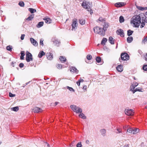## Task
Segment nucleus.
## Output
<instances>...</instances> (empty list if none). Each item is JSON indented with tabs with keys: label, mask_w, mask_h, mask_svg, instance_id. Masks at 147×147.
Masks as SVG:
<instances>
[{
	"label": "nucleus",
	"mask_w": 147,
	"mask_h": 147,
	"mask_svg": "<svg viewBox=\"0 0 147 147\" xmlns=\"http://www.w3.org/2000/svg\"><path fill=\"white\" fill-rule=\"evenodd\" d=\"M145 23H147V12L135 15L131 20V23L133 24V26L136 28H138L140 24H141L140 28H143L145 25Z\"/></svg>",
	"instance_id": "1"
},
{
	"label": "nucleus",
	"mask_w": 147,
	"mask_h": 147,
	"mask_svg": "<svg viewBox=\"0 0 147 147\" xmlns=\"http://www.w3.org/2000/svg\"><path fill=\"white\" fill-rule=\"evenodd\" d=\"M94 30L95 33L98 34L102 36H103L105 34V31L103 30L102 28L96 26L94 28Z\"/></svg>",
	"instance_id": "2"
},
{
	"label": "nucleus",
	"mask_w": 147,
	"mask_h": 147,
	"mask_svg": "<svg viewBox=\"0 0 147 147\" xmlns=\"http://www.w3.org/2000/svg\"><path fill=\"white\" fill-rule=\"evenodd\" d=\"M70 107L74 112L77 113H79L82 112V109L76 105H71Z\"/></svg>",
	"instance_id": "3"
},
{
	"label": "nucleus",
	"mask_w": 147,
	"mask_h": 147,
	"mask_svg": "<svg viewBox=\"0 0 147 147\" xmlns=\"http://www.w3.org/2000/svg\"><path fill=\"white\" fill-rule=\"evenodd\" d=\"M121 59L119 58V60L121 62V60L123 61H127L129 59V56L126 53H122L121 55Z\"/></svg>",
	"instance_id": "4"
},
{
	"label": "nucleus",
	"mask_w": 147,
	"mask_h": 147,
	"mask_svg": "<svg viewBox=\"0 0 147 147\" xmlns=\"http://www.w3.org/2000/svg\"><path fill=\"white\" fill-rule=\"evenodd\" d=\"M78 24L77 20L76 19H74L72 20V23L71 24L72 30H73L76 29Z\"/></svg>",
	"instance_id": "5"
},
{
	"label": "nucleus",
	"mask_w": 147,
	"mask_h": 147,
	"mask_svg": "<svg viewBox=\"0 0 147 147\" xmlns=\"http://www.w3.org/2000/svg\"><path fill=\"white\" fill-rule=\"evenodd\" d=\"M26 60L27 62H29L32 60V55L31 53L28 52L26 53Z\"/></svg>",
	"instance_id": "6"
},
{
	"label": "nucleus",
	"mask_w": 147,
	"mask_h": 147,
	"mask_svg": "<svg viewBox=\"0 0 147 147\" xmlns=\"http://www.w3.org/2000/svg\"><path fill=\"white\" fill-rule=\"evenodd\" d=\"M125 113L127 115L132 116L134 115V112L132 109H125Z\"/></svg>",
	"instance_id": "7"
},
{
	"label": "nucleus",
	"mask_w": 147,
	"mask_h": 147,
	"mask_svg": "<svg viewBox=\"0 0 147 147\" xmlns=\"http://www.w3.org/2000/svg\"><path fill=\"white\" fill-rule=\"evenodd\" d=\"M116 32L117 34L120 35L121 37H124V36L123 31L121 29H120L117 30Z\"/></svg>",
	"instance_id": "8"
},
{
	"label": "nucleus",
	"mask_w": 147,
	"mask_h": 147,
	"mask_svg": "<svg viewBox=\"0 0 147 147\" xmlns=\"http://www.w3.org/2000/svg\"><path fill=\"white\" fill-rule=\"evenodd\" d=\"M52 41L55 45L59 47L60 44V41L57 39L54 38L52 40Z\"/></svg>",
	"instance_id": "9"
},
{
	"label": "nucleus",
	"mask_w": 147,
	"mask_h": 147,
	"mask_svg": "<svg viewBox=\"0 0 147 147\" xmlns=\"http://www.w3.org/2000/svg\"><path fill=\"white\" fill-rule=\"evenodd\" d=\"M89 3H87L86 1L84 0L83 1L82 4V6L85 8L86 9H89L90 8V7L88 5Z\"/></svg>",
	"instance_id": "10"
},
{
	"label": "nucleus",
	"mask_w": 147,
	"mask_h": 147,
	"mask_svg": "<svg viewBox=\"0 0 147 147\" xmlns=\"http://www.w3.org/2000/svg\"><path fill=\"white\" fill-rule=\"evenodd\" d=\"M42 109L38 107H35L32 109V112L34 113H38L41 112L42 111Z\"/></svg>",
	"instance_id": "11"
},
{
	"label": "nucleus",
	"mask_w": 147,
	"mask_h": 147,
	"mask_svg": "<svg viewBox=\"0 0 147 147\" xmlns=\"http://www.w3.org/2000/svg\"><path fill=\"white\" fill-rule=\"evenodd\" d=\"M30 40L31 43L34 46L36 47L37 46L38 43L36 41L32 38H31L30 39Z\"/></svg>",
	"instance_id": "12"
},
{
	"label": "nucleus",
	"mask_w": 147,
	"mask_h": 147,
	"mask_svg": "<svg viewBox=\"0 0 147 147\" xmlns=\"http://www.w3.org/2000/svg\"><path fill=\"white\" fill-rule=\"evenodd\" d=\"M70 71L73 73L77 74L78 73V70L75 67H71L70 68Z\"/></svg>",
	"instance_id": "13"
},
{
	"label": "nucleus",
	"mask_w": 147,
	"mask_h": 147,
	"mask_svg": "<svg viewBox=\"0 0 147 147\" xmlns=\"http://www.w3.org/2000/svg\"><path fill=\"white\" fill-rule=\"evenodd\" d=\"M138 85V84L137 82H135L134 83V84L130 86V91L133 92L134 90V89Z\"/></svg>",
	"instance_id": "14"
},
{
	"label": "nucleus",
	"mask_w": 147,
	"mask_h": 147,
	"mask_svg": "<svg viewBox=\"0 0 147 147\" xmlns=\"http://www.w3.org/2000/svg\"><path fill=\"white\" fill-rule=\"evenodd\" d=\"M123 66L122 65H118L117 67V71L119 72H121L123 70Z\"/></svg>",
	"instance_id": "15"
},
{
	"label": "nucleus",
	"mask_w": 147,
	"mask_h": 147,
	"mask_svg": "<svg viewBox=\"0 0 147 147\" xmlns=\"http://www.w3.org/2000/svg\"><path fill=\"white\" fill-rule=\"evenodd\" d=\"M46 23L47 24H50L51 22V20L48 17H45L43 19Z\"/></svg>",
	"instance_id": "16"
},
{
	"label": "nucleus",
	"mask_w": 147,
	"mask_h": 147,
	"mask_svg": "<svg viewBox=\"0 0 147 147\" xmlns=\"http://www.w3.org/2000/svg\"><path fill=\"white\" fill-rule=\"evenodd\" d=\"M101 135L103 137H104L106 135V131L105 129H102L100 130V131Z\"/></svg>",
	"instance_id": "17"
},
{
	"label": "nucleus",
	"mask_w": 147,
	"mask_h": 147,
	"mask_svg": "<svg viewBox=\"0 0 147 147\" xmlns=\"http://www.w3.org/2000/svg\"><path fill=\"white\" fill-rule=\"evenodd\" d=\"M47 58L49 60H51L53 58V54L50 53H48L46 54Z\"/></svg>",
	"instance_id": "18"
},
{
	"label": "nucleus",
	"mask_w": 147,
	"mask_h": 147,
	"mask_svg": "<svg viewBox=\"0 0 147 147\" xmlns=\"http://www.w3.org/2000/svg\"><path fill=\"white\" fill-rule=\"evenodd\" d=\"M125 5V3L123 2H119L115 3V5L117 7H121Z\"/></svg>",
	"instance_id": "19"
},
{
	"label": "nucleus",
	"mask_w": 147,
	"mask_h": 147,
	"mask_svg": "<svg viewBox=\"0 0 147 147\" xmlns=\"http://www.w3.org/2000/svg\"><path fill=\"white\" fill-rule=\"evenodd\" d=\"M109 42L111 44H114V39L111 37L110 36L109 38Z\"/></svg>",
	"instance_id": "20"
},
{
	"label": "nucleus",
	"mask_w": 147,
	"mask_h": 147,
	"mask_svg": "<svg viewBox=\"0 0 147 147\" xmlns=\"http://www.w3.org/2000/svg\"><path fill=\"white\" fill-rule=\"evenodd\" d=\"M34 14H31L26 18V20L29 21H31L34 18Z\"/></svg>",
	"instance_id": "21"
},
{
	"label": "nucleus",
	"mask_w": 147,
	"mask_h": 147,
	"mask_svg": "<svg viewBox=\"0 0 147 147\" xmlns=\"http://www.w3.org/2000/svg\"><path fill=\"white\" fill-rule=\"evenodd\" d=\"M127 41L128 43H130L132 42L133 40V38L132 36H129L127 38Z\"/></svg>",
	"instance_id": "22"
},
{
	"label": "nucleus",
	"mask_w": 147,
	"mask_h": 147,
	"mask_svg": "<svg viewBox=\"0 0 147 147\" xmlns=\"http://www.w3.org/2000/svg\"><path fill=\"white\" fill-rule=\"evenodd\" d=\"M45 55V53H44L43 51H41L39 52L38 55V57L39 58H41L42 56Z\"/></svg>",
	"instance_id": "23"
},
{
	"label": "nucleus",
	"mask_w": 147,
	"mask_h": 147,
	"mask_svg": "<svg viewBox=\"0 0 147 147\" xmlns=\"http://www.w3.org/2000/svg\"><path fill=\"white\" fill-rule=\"evenodd\" d=\"M139 130L138 128L133 129L132 134H136L138 132Z\"/></svg>",
	"instance_id": "24"
},
{
	"label": "nucleus",
	"mask_w": 147,
	"mask_h": 147,
	"mask_svg": "<svg viewBox=\"0 0 147 147\" xmlns=\"http://www.w3.org/2000/svg\"><path fill=\"white\" fill-rule=\"evenodd\" d=\"M109 26V24L108 23H105L103 25V30H104L105 31L107 30V29L108 28Z\"/></svg>",
	"instance_id": "25"
},
{
	"label": "nucleus",
	"mask_w": 147,
	"mask_h": 147,
	"mask_svg": "<svg viewBox=\"0 0 147 147\" xmlns=\"http://www.w3.org/2000/svg\"><path fill=\"white\" fill-rule=\"evenodd\" d=\"M80 113V114L79 115L80 117L83 119H85L86 118V116L83 113H82V112L81 113Z\"/></svg>",
	"instance_id": "26"
},
{
	"label": "nucleus",
	"mask_w": 147,
	"mask_h": 147,
	"mask_svg": "<svg viewBox=\"0 0 147 147\" xmlns=\"http://www.w3.org/2000/svg\"><path fill=\"white\" fill-rule=\"evenodd\" d=\"M44 24L43 22H39L36 25V27L37 28H39L43 26Z\"/></svg>",
	"instance_id": "27"
},
{
	"label": "nucleus",
	"mask_w": 147,
	"mask_h": 147,
	"mask_svg": "<svg viewBox=\"0 0 147 147\" xmlns=\"http://www.w3.org/2000/svg\"><path fill=\"white\" fill-rule=\"evenodd\" d=\"M79 22L80 24L82 25L84 24L85 23V20L84 19H80Z\"/></svg>",
	"instance_id": "28"
},
{
	"label": "nucleus",
	"mask_w": 147,
	"mask_h": 147,
	"mask_svg": "<svg viewBox=\"0 0 147 147\" xmlns=\"http://www.w3.org/2000/svg\"><path fill=\"white\" fill-rule=\"evenodd\" d=\"M107 38H104L101 42V44L103 45H105V43L107 42Z\"/></svg>",
	"instance_id": "29"
},
{
	"label": "nucleus",
	"mask_w": 147,
	"mask_h": 147,
	"mask_svg": "<svg viewBox=\"0 0 147 147\" xmlns=\"http://www.w3.org/2000/svg\"><path fill=\"white\" fill-rule=\"evenodd\" d=\"M60 61L62 62H64L66 61V59L65 57H64L63 56H61L59 58Z\"/></svg>",
	"instance_id": "30"
},
{
	"label": "nucleus",
	"mask_w": 147,
	"mask_h": 147,
	"mask_svg": "<svg viewBox=\"0 0 147 147\" xmlns=\"http://www.w3.org/2000/svg\"><path fill=\"white\" fill-rule=\"evenodd\" d=\"M11 111H17L19 109V108L18 107H16L11 108Z\"/></svg>",
	"instance_id": "31"
},
{
	"label": "nucleus",
	"mask_w": 147,
	"mask_h": 147,
	"mask_svg": "<svg viewBox=\"0 0 147 147\" xmlns=\"http://www.w3.org/2000/svg\"><path fill=\"white\" fill-rule=\"evenodd\" d=\"M20 54H21L20 59L22 60L23 59H24V56L25 55L24 52L23 51H22L21 52Z\"/></svg>",
	"instance_id": "32"
},
{
	"label": "nucleus",
	"mask_w": 147,
	"mask_h": 147,
	"mask_svg": "<svg viewBox=\"0 0 147 147\" xmlns=\"http://www.w3.org/2000/svg\"><path fill=\"white\" fill-rule=\"evenodd\" d=\"M142 90L141 88H137L134 90L133 93H134L135 92L138 91L139 92H142Z\"/></svg>",
	"instance_id": "33"
},
{
	"label": "nucleus",
	"mask_w": 147,
	"mask_h": 147,
	"mask_svg": "<svg viewBox=\"0 0 147 147\" xmlns=\"http://www.w3.org/2000/svg\"><path fill=\"white\" fill-rule=\"evenodd\" d=\"M134 31L130 30H129L127 31V35L128 36H130L132 35Z\"/></svg>",
	"instance_id": "34"
},
{
	"label": "nucleus",
	"mask_w": 147,
	"mask_h": 147,
	"mask_svg": "<svg viewBox=\"0 0 147 147\" xmlns=\"http://www.w3.org/2000/svg\"><path fill=\"white\" fill-rule=\"evenodd\" d=\"M28 10L31 13H32L36 12V9L32 8H29L28 9Z\"/></svg>",
	"instance_id": "35"
},
{
	"label": "nucleus",
	"mask_w": 147,
	"mask_h": 147,
	"mask_svg": "<svg viewBox=\"0 0 147 147\" xmlns=\"http://www.w3.org/2000/svg\"><path fill=\"white\" fill-rule=\"evenodd\" d=\"M12 47L11 45H9L7 46L6 47V49L10 51H12Z\"/></svg>",
	"instance_id": "36"
},
{
	"label": "nucleus",
	"mask_w": 147,
	"mask_h": 147,
	"mask_svg": "<svg viewBox=\"0 0 147 147\" xmlns=\"http://www.w3.org/2000/svg\"><path fill=\"white\" fill-rule=\"evenodd\" d=\"M124 19L122 16H120L119 17V22L120 23H122L124 22Z\"/></svg>",
	"instance_id": "37"
},
{
	"label": "nucleus",
	"mask_w": 147,
	"mask_h": 147,
	"mask_svg": "<svg viewBox=\"0 0 147 147\" xmlns=\"http://www.w3.org/2000/svg\"><path fill=\"white\" fill-rule=\"evenodd\" d=\"M146 41L147 42V36L146 37H144V38L142 40V43L145 44V42Z\"/></svg>",
	"instance_id": "38"
},
{
	"label": "nucleus",
	"mask_w": 147,
	"mask_h": 147,
	"mask_svg": "<svg viewBox=\"0 0 147 147\" xmlns=\"http://www.w3.org/2000/svg\"><path fill=\"white\" fill-rule=\"evenodd\" d=\"M66 88L67 89L69 90L70 91L73 92H74V90L72 88L69 87L68 86H67Z\"/></svg>",
	"instance_id": "39"
},
{
	"label": "nucleus",
	"mask_w": 147,
	"mask_h": 147,
	"mask_svg": "<svg viewBox=\"0 0 147 147\" xmlns=\"http://www.w3.org/2000/svg\"><path fill=\"white\" fill-rule=\"evenodd\" d=\"M96 61L97 63H99L101 61V58L99 57H97L96 58Z\"/></svg>",
	"instance_id": "40"
},
{
	"label": "nucleus",
	"mask_w": 147,
	"mask_h": 147,
	"mask_svg": "<svg viewBox=\"0 0 147 147\" xmlns=\"http://www.w3.org/2000/svg\"><path fill=\"white\" fill-rule=\"evenodd\" d=\"M18 4L21 7H24V2L23 1L19 2L18 3Z\"/></svg>",
	"instance_id": "41"
},
{
	"label": "nucleus",
	"mask_w": 147,
	"mask_h": 147,
	"mask_svg": "<svg viewBox=\"0 0 147 147\" xmlns=\"http://www.w3.org/2000/svg\"><path fill=\"white\" fill-rule=\"evenodd\" d=\"M138 8L139 10H142V11H143V10H145V9H146L145 7H140V6H139L138 7Z\"/></svg>",
	"instance_id": "42"
},
{
	"label": "nucleus",
	"mask_w": 147,
	"mask_h": 147,
	"mask_svg": "<svg viewBox=\"0 0 147 147\" xmlns=\"http://www.w3.org/2000/svg\"><path fill=\"white\" fill-rule=\"evenodd\" d=\"M142 69L144 71H147V65H144L143 66Z\"/></svg>",
	"instance_id": "43"
},
{
	"label": "nucleus",
	"mask_w": 147,
	"mask_h": 147,
	"mask_svg": "<svg viewBox=\"0 0 147 147\" xmlns=\"http://www.w3.org/2000/svg\"><path fill=\"white\" fill-rule=\"evenodd\" d=\"M133 128H129L127 130V131L131 134L132 133Z\"/></svg>",
	"instance_id": "44"
},
{
	"label": "nucleus",
	"mask_w": 147,
	"mask_h": 147,
	"mask_svg": "<svg viewBox=\"0 0 147 147\" xmlns=\"http://www.w3.org/2000/svg\"><path fill=\"white\" fill-rule=\"evenodd\" d=\"M82 146L81 142H79L76 145L77 147H82Z\"/></svg>",
	"instance_id": "45"
},
{
	"label": "nucleus",
	"mask_w": 147,
	"mask_h": 147,
	"mask_svg": "<svg viewBox=\"0 0 147 147\" xmlns=\"http://www.w3.org/2000/svg\"><path fill=\"white\" fill-rule=\"evenodd\" d=\"M92 57L91 55H88L87 57V58L88 60H90L92 59Z\"/></svg>",
	"instance_id": "46"
},
{
	"label": "nucleus",
	"mask_w": 147,
	"mask_h": 147,
	"mask_svg": "<svg viewBox=\"0 0 147 147\" xmlns=\"http://www.w3.org/2000/svg\"><path fill=\"white\" fill-rule=\"evenodd\" d=\"M9 95L10 97H13L15 96V94H13L11 92L9 93Z\"/></svg>",
	"instance_id": "47"
},
{
	"label": "nucleus",
	"mask_w": 147,
	"mask_h": 147,
	"mask_svg": "<svg viewBox=\"0 0 147 147\" xmlns=\"http://www.w3.org/2000/svg\"><path fill=\"white\" fill-rule=\"evenodd\" d=\"M43 39H40V45H42V46H43Z\"/></svg>",
	"instance_id": "48"
},
{
	"label": "nucleus",
	"mask_w": 147,
	"mask_h": 147,
	"mask_svg": "<svg viewBox=\"0 0 147 147\" xmlns=\"http://www.w3.org/2000/svg\"><path fill=\"white\" fill-rule=\"evenodd\" d=\"M24 66V64L23 63H20V64H19V67H20V68H22Z\"/></svg>",
	"instance_id": "49"
},
{
	"label": "nucleus",
	"mask_w": 147,
	"mask_h": 147,
	"mask_svg": "<svg viewBox=\"0 0 147 147\" xmlns=\"http://www.w3.org/2000/svg\"><path fill=\"white\" fill-rule=\"evenodd\" d=\"M25 36V35L24 34H23L21 35V39L22 40H23L24 39V37Z\"/></svg>",
	"instance_id": "50"
},
{
	"label": "nucleus",
	"mask_w": 147,
	"mask_h": 147,
	"mask_svg": "<svg viewBox=\"0 0 147 147\" xmlns=\"http://www.w3.org/2000/svg\"><path fill=\"white\" fill-rule=\"evenodd\" d=\"M62 67V65L60 64H58V68H61Z\"/></svg>",
	"instance_id": "51"
},
{
	"label": "nucleus",
	"mask_w": 147,
	"mask_h": 147,
	"mask_svg": "<svg viewBox=\"0 0 147 147\" xmlns=\"http://www.w3.org/2000/svg\"><path fill=\"white\" fill-rule=\"evenodd\" d=\"M117 131L118 132H117V133H120L121 132V129H119V128L117 129Z\"/></svg>",
	"instance_id": "52"
},
{
	"label": "nucleus",
	"mask_w": 147,
	"mask_h": 147,
	"mask_svg": "<svg viewBox=\"0 0 147 147\" xmlns=\"http://www.w3.org/2000/svg\"><path fill=\"white\" fill-rule=\"evenodd\" d=\"M75 141H74L72 142V143L70 144V146L71 147H72L74 146L73 144L75 143Z\"/></svg>",
	"instance_id": "53"
},
{
	"label": "nucleus",
	"mask_w": 147,
	"mask_h": 147,
	"mask_svg": "<svg viewBox=\"0 0 147 147\" xmlns=\"http://www.w3.org/2000/svg\"><path fill=\"white\" fill-rule=\"evenodd\" d=\"M87 89V86L84 85L83 86V89L84 90H86Z\"/></svg>",
	"instance_id": "54"
},
{
	"label": "nucleus",
	"mask_w": 147,
	"mask_h": 147,
	"mask_svg": "<svg viewBox=\"0 0 147 147\" xmlns=\"http://www.w3.org/2000/svg\"><path fill=\"white\" fill-rule=\"evenodd\" d=\"M80 81L79 80L78 81H77L76 82L77 84L79 86L80 85Z\"/></svg>",
	"instance_id": "55"
},
{
	"label": "nucleus",
	"mask_w": 147,
	"mask_h": 147,
	"mask_svg": "<svg viewBox=\"0 0 147 147\" xmlns=\"http://www.w3.org/2000/svg\"><path fill=\"white\" fill-rule=\"evenodd\" d=\"M145 60L146 61H147V53L146 54L144 57Z\"/></svg>",
	"instance_id": "56"
},
{
	"label": "nucleus",
	"mask_w": 147,
	"mask_h": 147,
	"mask_svg": "<svg viewBox=\"0 0 147 147\" xmlns=\"http://www.w3.org/2000/svg\"><path fill=\"white\" fill-rule=\"evenodd\" d=\"M80 82H83L84 81V80L83 79H81L80 78V80H78Z\"/></svg>",
	"instance_id": "57"
},
{
	"label": "nucleus",
	"mask_w": 147,
	"mask_h": 147,
	"mask_svg": "<svg viewBox=\"0 0 147 147\" xmlns=\"http://www.w3.org/2000/svg\"><path fill=\"white\" fill-rule=\"evenodd\" d=\"M15 63H16V62H12L11 63V65H12L13 67H14L15 66L14 65V64Z\"/></svg>",
	"instance_id": "58"
},
{
	"label": "nucleus",
	"mask_w": 147,
	"mask_h": 147,
	"mask_svg": "<svg viewBox=\"0 0 147 147\" xmlns=\"http://www.w3.org/2000/svg\"><path fill=\"white\" fill-rule=\"evenodd\" d=\"M45 145H46V144L47 145V146L48 147H50V146L49 144L47 143V142H45Z\"/></svg>",
	"instance_id": "59"
},
{
	"label": "nucleus",
	"mask_w": 147,
	"mask_h": 147,
	"mask_svg": "<svg viewBox=\"0 0 147 147\" xmlns=\"http://www.w3.org/2000/svg\"><path fill=\"white\" fill-rule=\"evenodd\" d=\"M86 144H89V141L88 140H86Z\"/></svg>",
	"instance_id": "60"
},
{
	"label": "nucleus",
	"mask_w": 147,
	"mask_h": 147,
	"mask_svg": "<svg viewBox=\"0 0 147 147\" xmlns=\"http://www.w3.org/2000/svg\"><path fill=\"white\" fill-rule=\"evenodd\" d=\"M59 102H55V106H56V105H57L58 104H59Z\"/></svg>",
	"instance_id": "61"
},
{
	"label": "nucleus",
	"mask_w": 147,
	"mask_h": 147,
	"mask_svg": "<svg viewBox=\"0 0 147 147\" xmlns=\"http://www.w3.org/2000/svg\"><path fill=\"white\" fill-rule=\"evenodd\" d=\"M90 14H92L93 13V12H92V10L91 9H90Z\"/></svg>",
	"instance_id": "62"
},
{
	"label": "nucleus",
	"mask_w": 147,
	"mask_h": 147,
	"mask_svg": "<svg viewBox=\"0 0 147 147\" xmlns=\"http://www.w3.org/2000/svg\"><path fill=\"white\" fill-rule=\"evenodd\" d=\"M99 20L100 21H102V18L101 17L100 18Z\"/></svg>",
	"instance_id": "63"
},
{
	"label": "nucleus",
	"mask_w": 147,
	"mask_h": 147,
	"mask_svg": "<svg viewBox=\"0 0 147 147\" xmlns=\"http://www.w3.org/2000/svg\"><path fill=\"white\" fill-rule=\"evenodd\" d=\"M30 82H27V83H26V85H28Z\"/></svg>",
	"instance_id": "64"
}]
</instances>
